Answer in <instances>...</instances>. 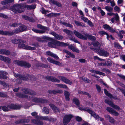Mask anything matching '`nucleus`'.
I'll return each mask as SVG.
<instances>
[{"instance_id": "1", "label": "nucleus", "mask_w": 125, "mask_h": 125, "mask_svg": "<svg viewBox=\"0 0 125 125\" xmlns=\"http://www.w3.org/2000/svg\"><path fill=\"white\" fill-rule=\"evenodd\" d=\"M36 5H26L24 4H18L14 5L10 8L11 10L16 13H21L24 12L25 8H27L28 10L34 9L36 8Z\"/></svg>"}, {"instance_id": "2", "label": "nucleus", "mask_w": 125, "mask_h": 125, "mask_svg": "<svg viewBox=\"0 0 125 125\" xmlns=\"http://www.w3.org/2000/svg\"><path fill=\"white\" fill-rule=\"evenodd\" d=\"M12 43L18 44L19 47L27 50H35L36 48L26 45V41L20 39H15L12 40Z\"/></svg>"}, {"instance_id": "3", "label": "nucleus", "mask_w": 125, "mask_h": 125, "mask_svg": "<svg viewBox=\"0 0 125 125\" xmlns=\"http://www.w3.org/2000/svg\"><path fill=\"white\" fill-rule=\"evenodd\" d=\"M73 33L78 38L82 40H86L88 39L91 41H94L96 39L94 36L89 34H85V36L75 30L73 31Z\"/></svg>"}, {"instance_id": "4", "label": "nucleus", "mask_w": 125, "mask_h": 125, "mask_svg": "<svg viewBox=\"0 0 125 125\" xmlns=\"http://www.w3.org/2000/svg\"><path fill=\"white\" fill-rule=\"evenodd\" d=\"M21 106L19 105L11 104L9 105L8 104L7 106H0V109H2L3 111L8 112L12 110H19L20 109Z\"/></svg>"}, {"instance_id": "5", "label": "nucleus", "mask_w": 125, "mask_h": 125, "mask_svg": "<svg viewBox=\"0 0 125 125\" xmlns=\"http://www.w3.org/2000/svg\"><path fill=\"white\" fill-rule=\"evenodd\" d=\"M42 39L51 41V42H49L48 43V46L51 48H54V46H58V41L53 39L51 37L47 36H42Z\"/></svg>"}, {"instance_id": "6", "label": "nucleus", "mask_w": 125, "mask_h": 125, "mask_svg": "<svg viewBox=\"0 0 125 125\" xmlns=\"http://www.w3.org/2000/svg\"><path fill=\"white\" fill-rule=\"evenodd\" d=\"M20 28H17L12 31V32L8 31H3L0 30V35L6 36H12L14 33L17 34L21 32Z\"/></svg>"}, {"instance_id": "7", "label": "nucleus", "mask_w": 125, "mask_h": 125, "mask_svg": "<svg viewBox=\"0 0 125 125\" xmlns=\"http://www.w3.org/2000/svg\"><path fill=\"white\" fill-rule=\"evenodd\" d=\"M14 63L18 66L26 68H29L31 66V64L25 61H20L19 60H15Z\"/></svg>"}, {"instance_id": "8", "label": "nucleus", "mask_w": 125, "mask_h": 125, "mask_svg": "<svg viewBox=\"0 0 125 125\" xmlns=\"http://www.w3.org/2000/svg\"><path fill=\"white\" fill-rule=\"evenodd\" d=\"M73 116L71 114L66 115L64 116L63 120V123L64 125H67L70 122Z\"/></svg>"}, {"instance_id": "9", "label": "nucleus", "mask_w": 125, "mask_h": 125, "mask_svg": "<svg viewBox=\"0 0 125 125\" xmlns=\"http://www.w3.org/2000/svg\"><path fill=\"white\" fill-rule=\"evenodd\" d=\"M32 101L35 103H47L48 102V100L39 98L35 97L32 98Z\"/></svg>"}, {"instance_id": "10", "label": "nucleus", "mask_w": 125, "mask_h": 125, "mask_svg": "<svg viewBox=\"0 0 125 125\" xmlns=\"http://www.w3.org/2000/svg\"><path fill=\"white\" fill-rule=\"evenodd\" d=\"M96 50L98 52L100 55L104 56L107 57L109 55V53L107 51H105L103 49H101L100 47L96 49Z\"/></svg>"}, {"instance_id": "11", "label": "nucleus", "mask_w": 125, "mask_h": 125, "mask_svg": "<svg viewBox=\"0 0 125 125\" xmlns=\"http://www.w3.org/2000/svg\"><path fill=\"white\" fill-rule=\"evenodd\" d=\"M58 78L64 82L66 84L70 85H71L73 84V82L72 81L67 79L65 77L60 76H59Z\"/></svg>"}, {"instance_id": "12", "label": "nucleus", "mask_w": 125, "mask_h": 125, "mask_svg": "<svg viewBox=\"0 0 125 125\" xmlns=\"http://www.w3.org/2000/svg\"><path fill=\"white\" fill-rule=\"evenodd\" d=\"M45 79L47 80L48 81H51L53 82H56L59 83L60 80L52 76L47 75L45 78Z\"/></svg>"}, {"instance_id": "13", "label": "nucleus", "mask_w": 125, "mask_h": 125, "mask_svg": "<svg viewBox=\"0 0 125 125\" xmlns=\"http://www.w3.org/2000/svg\"><path fill=\"white\" fill-rule=\"evenodd\" d=\"M106 110L110 113L115 116H118L119 115V114L118 113L110 107H107L106 109Z\"/></svg>"}, {"instance_id": "14", "label": "nucleus", "mask_w": 125, "mask_h": 125, "mask_svg": "<svg viewBox=\"0 0 125 125\" xmlns=\"http://www.w3.org/2000/svg\"><path fill=\"white\" fill-rule=\"evenodd\" d=\"M92 113L91 114V115L94 117L96 120L99 121L100 119V121L102 122L104 121V118L101 117H99V115L96 114L93 111Z\"/></svg>"}, {"instance_id": "15", "label": "nucleus", "mask_w": 125, "mask_h": 125, "mask_svg": "<svg viewBox=\"0 0 125 125\" xmlns=\"http://www.w3.org/2000/svg\"><path fill=\"white\" fill-rule=\"evenodd\" d=\"M47 92L49 94H62L63 93V91L61 90L55 89L53 90H48Z\"/></svg>"}, {"instance_id": "16", "label": "nucleus", "mask_w": 125, "mask_h": 125, "mask_svg": "<svg viewBox=\"0 0 125 125\" xmlns=\"http://www.w3.org/2000/svg\"><path fill=\"white\" fill-rule=\"evenodd\" d=\"M49 105L55 113L56 114L60 113V109L59 108H57L54 105L52 104H49Z\"/></svg>"}, {"instance_id": "17", "label": "nucleus", "mask_w": 125, "mask_h": 125, "mask_svg": "<svg viewBox=\"0 0 125 125\" xmlns=\"http://www.w3.org/2000/svg\"><path fill=\"white\" fill-rule=\"evenodd\" d=\"M0 60L3 61L8 63H10L11 62V60L10 58L2 55H0Z\"/></svg>"}, {"instance_id": "18", "label": "nucleus", "mask_w": 125, "mask_h": 125, "mask_svg": "<svg viewBox=\"0 0 125 125\" xmlns=\"http://www.w3.org/2000/svg\"><path fill=\"white\" fill-rule=\"evenodd\" d=\"M22 18L24 20L30 22H34V20L33 18L31 17H29L26 15H23L22 16Z\"/></svg>"}, {"instance_id": "19", "label": "nucleus", "mask_w": 125, "mask_h": 125, "mask_svg": "<svg viewBox=\"0 0 125 125\" xmlns=\"http://www.w3.org/2000/svg\"><path fill=\"white\" fill-rule=\"evenodd\" d=\"M47 60L51 63L54 64L56 65H57L59 66H60L61 65V63L60 62L58 61H55L53 59L50 57H48L47 58Z\"/></svg>"}, {"instance_id": "20", "label": "nucleus", "mask_w": 125, "mask_h": 125, "mask_svg": "<svg viewBox=\"0 0 125 125\" xmlns=\"http://www.w3.org/2000/svg\"><path fill=\"white\" fill-rule=\"evenodd\" d=\"M10 53V52L9 50L2 49H0V54L6 55H9Z\"/></svg>"}, {"instance_id": "21", "label": "nucleus", "mask_w": 125, "mask_h": 125, "mask_svg": "<svg viewBox=\"0 0 125 125\" xmlns=\"http://www.w3.org/2000/svg\"><path fill=\"white\" fill-rule=\"evenodd\" d=\"M17 77H18L19 79L25 81H27L29 79L28 76H26L24 75H21L18 74L16 75Z\"/></svg>"}, {"instance_id": "22", "label": "nucleus", "mask_w": 125, "mask_h": 125, "mask_svg": "<svg viewBox=\"0 0 125 125\" xmlns=\"http://www.w3.org/2000/svg\"><path fill=\"white\" fill-rule=\"evenodd\" d=\"M8 74V73L4 71L0 72V79H6L7 78V76L6 75Z\"/></svg>"}, {"instance_id": "23", "label": "nucleus", "mask_w": 125, "mask_h": 125, "mask_svg": "<svg viewBox=\"0 0 125 125\" xmlns=\"http://www.w3.org/2000/svg\"><path fill=\"white\" fill-rule=\"evenodd\" d=\"M105 117L108 120L109 122L111 124H114L115 123V120L109 115H107L105 116Z\"/></svg>"}, {"instance_id": "24", "label": "nucleus", "mask_w": 125, "mask_h": 125, "mask_svg": "<svg viewBox=\"0 0 125 125\" xmlns=\"http://www.w3.org/2000/svg\"><path fill=\"white\" fill-rule=\"evenodd\" d=\"M64 92L65 100L66 101H69L70 100V98L69 97L70 95V93L68 91L66 90L64 91Z\"/></svg>"}, {"instance_id": "25", "label": "nucleus", "mask_w": 125, "mask_h": 125, "mask_svg": "<svg viewBox=\"0 0 125 125\" xmlns=\"http://www.w3.org/2000/svg\"><path fill=\"white\" fill-rule=\"evenodd\" d=\"M73 103L77 106L79 107L80 105V102L79 100L77 98L74 97L72 99Z\"/></svg>"}, {"instance_id": "26", "label": "nucleus", "mask_w": 125, "mask_h": 125, "mask_svg": "<svg viewBox=\"0 0 125 125\" xmlns=\"http://www.w3.org/2000/svg\"><path fill=\"white\" fill-rule=\"evenodd\" d=\"M16 95L20 98H28V95L22 94L21 93H17L15 94Z\"/></svg>"}, {"instance_id": "27", "label": "nucleus", "mask_w": 125, "mask_h": 125, "mask_svg": "<svg viewBox=\"0 0 125 125\" xmlns=\"http://www.w3.org/2000/svg\"><path fill=\"white\" fill-rule=\"evenodd\" d=\"M116 33L117 34V36L119 37L120 39H122L123 37V36L122 34L124 35L125 34V31L123 30L120 31L119 32H117V33Z\"/></svg>"}, {"instance_id": "28", "label": "nucleus", "mask_w": 125, "mask_h": 125, "mask_svg": "<svg viewBox=\"0 0 125 125\" xmlns=\"http://www.w3.org/2000/svg\"><path fill=\"white\" fill-rule=\"evenodd\" d=\"M50 2L53 5H55L59 7H61L62 6L61 4L57 1L54 0H50Z\"/></svg>"}, {"instance_id": "29", "label": "nucleus", "mask_w": 125, "mask_h": 125, "mask_svg": "<svg viewBox=\"0 0 125 125\" xmlns=\"http://www.w3.org/2000/svg\"><path fill=\"white\" fill-rule=\"evenodd\" d=\"M69 44L68 42L64 43L58 41V46H60L62 47H65L68 46Z\"/></svg>"}, {"instance_id": "30", "label": "nucleus", "mask_w": 125, "mask_h": 125, "mask_svg": "<svg viewBox=\"0 0 125 125\" xmlns=\"http://www.w3.org/2000/svg\"><path fill=\"white\" fill-rule=\"evenodd\" d=\"M37 27L38 28L40 29H42L44 31H45L48 30V28L47 27L43 26L41 24H37Z\"/></svg>"}, {"instance_id": "31", "label": "nucleus", "mask_w": 125, "mask_h": 125, "mask_svg": "<svg viewBox=\"0 0 125 125\" xmlns=\"http://www.w3.org/2000/svg\"><path fill=\"white\" fill-rule=\"evenodd\" d=\"M14 0H5L1 1V4L2 5H6L14 2Z\"/></svg>"}, {"instance_id": "32", "label": "nucleus", "mask_w": 125, "mask_h": 125, "mask_svg": "<svg viewBox=\"0 0 125 125\" xmlns=\"http://www.w3.org/2000/svg\"><path fill=\"white\" fill-rule=\"evenodd\" d=\"M63 51L67 55L69 56L70 57H71L73 58H75V56L73 53H71L70 52L66 50H63Z\"/></svg>"}, {"instance_id": "33", "label": "nucleus", "mask_w": 125, "mask_h": 125, "mask_svg": "<svg viewBox=\"0 0 125 125\" xmlns=\"http://www.w3.org/2000/svg\"><path fill=\"white\" fill-rule=\"evenodd\" d=\"M78 92L79 94H81L87 95L89 98H91V95L87 92L83 91L81 90H79L78 91Z\"/></svg>"}, {"instance_id": "34", "label": "nucleus", "mask_w": 125, "mask_h": 125, "mask_svg": "<svg viewBox=\"0 0 125 125\" xmlns=\"http://www.w3.org/2000/svg\"><path fill=\"white\" fill-rule=\"evenodd\" d=\"M32 30L34 32L36 33L42 34L45 32V31L44 30H39L35 28L32 29Z\"/></svg>"}, {"instance_id": "35", "label": "nucleus", "mask_w": 125, "mask_h": 125, "mask_svg": "<svg viewBox=\"0 0 125 125\" xmlns=\"http://www.w3.org/2000/svg\"><path fill=\"white\" fill-rule=\"evenodd\" d=\"M63 31L65 32L66 34L70 36L72 35L73 33L72 31L65 29H64L63 30Z\"/></svg>"}, {"instance_id": "36", "label": "nucleus", "mask_w": 125, "mask_h": 125, "mask_svg": "<svg viewBox=\"0 0 125 125\" xmlns=\"http://www.w3.org/2000/svg\"><path fill=\"white\" fill-rule=\"evenodd\" d=\"M59 13H51L47 14L46 16L49 18H51L55 16H58L60 14Z\"/></svg>"}, {"instance_id": "37", "label": "nucleus", "mask_w": 125, "mask_h": 125, "mask_svg": "<svg viewBox=\"0 0 125 125\" xmlns=\"http://www.w3.org/2000/svg\"><path fill=\"white\" fill-rule=\"evenodd\" d=\"M82 110L85 111H87L88 113H89L91 115V114L93 111L91 110L87 109V107L83 108Z\"/></svg>"}, {"instance_id": "38", "label": "nucleus", "mask_w": 125, "mask_h": 125, "mask_svg": "<svg viewBox=\"0 0 125 125\" xmlns=\"http://www.w3.org/2000/svg\"><path fill=\"white\" fill-rule=\"evenodd\" d=\"M74 22L76 25L78 26L84 27V25L83 24L82 22H80L75 21Z\"/></svg>"}, {"instance_id": "39", "label": "nucleus", "mask_w": 125, "mask_h": 125, "mask_svg": "<svg viewBox=\"0 0 125 125\" xmlns=\"http://www.w3.org/2000/svg\"><path fill=\"white\" fill-rule=\"evenodd\" d=\"M112 61L111 60L106 61L105 62L106 66L108 67L112 66Z\"/></svg>"}, {"instance_id": "40", "label": "nucleus", "mask_w": 125, "mask_h": 125, "mask_svg": "<svg viewBox=\"0 0 125 125\" xmlns=\"http://www.w3.org/2000/svg\"><path fill=\"white\" fill-rule=\"evenodd\" d=\"M22 90L24 93L29 94L30 89L26 88H24L22 89Z\"/></svg>"}, {"instance_id": "41", "label": "nucleus", "mask_w": 125, "mask_h": 125, "mask_svg": "<svg viewBox=\"0 0 125 125\" xmlns=\"http://www.w3.org/2000/svg\"><path fill=\"white\" fill-rule=\"evenodd\" d=\"M20 29L21 30V32H22L26 30L27 29V27L25 25H21L20 26Z\"/></svg>"}, {"instance_id": "42", "label": "nucleus", "mask_w": 125, "mask_h": 125, "mask_svg": "<svg viewBox=\"0 0 125 125\" xmlns=\"http://www.w3.org/2000/svg\"><path fill=\"white\" fill-rule=\"evenodd\" d=\"M93 45L94 46H96L100 47L101 46V44L97 41H96L94 42L93 44Z\"/></svg>"}, {"instance_id": "43", "label": "nucleus", "mask_w": 125, "mask_h": 125, "mask_svg": "<svg viewBox=\"0 0 125 125\" xmlns=\"http://www.w3.org/2000/svg\"><path fill=\"white\" fill-rule=\"evenodd\" d=\"M62 23L67 27L71 28H72L73 27V26L72 25L65 22H62Z\"/></svg>"}, {"instance_id": "44", "label": "nucleus", "mask_w": 125, "mask_h": 125, "mask_svg": "<svg viewBox=\"0 0 125 125\" xmlns=\"http://www.w3.org/2000/svg\"><path fill=\"white\" fill-rule=\"evenodd\" d=\"M104 93L107 96L110 97V96H111V94L110 93H109L107 90L105 89H104Z\"/></svg>"}, {"instance_id": "45", "label": "nucleus", "mask_w": 125, "mask_h": 125, "mask_svg": "<svg viewBox=\"0 0 125 125\" xmlns=\"http://www.w3.org/2000/svg\"><path fill=\"white\" fill-rule=\"evenodd\" d=\"M104 8L108 11L111 12L113 10V8L110 6H106Z\"/></svg>"}, {"instance_id": "46", "label": "nucleus", "mask_w": 125, "mask_h": 125, "mask_svg": "<svg viewBox=\"0 0 125 125\" xmlns=\"http://www.w3.org/2000/svg\"><path fill=\"white\" fill-rule=\"evenodd\" d=\"M43 112L46 114H48L49 113V109L46 107H44L43 109Z\"/></svg>"}, {"instance_id": "47", "label": "nucleus", "mask_w": 125, "mask_h": 125, "mask_svg": "<svg viewBox=\"0 0 125 125\" xmlns=\"http://www.w3.org/2000/svg\"><path fill=\"white\" fill-rule=\"evenodd\" d=\"M36 94V93L34 91L31 90H30L29 94L35 95Z\"/></svg>"}, {"instance_id": "48", "label": "nucleus", "mask_w": 125, "mask_h": 125, "mask_svg": "<svg viewBox=\"0 0 125 125\" xmlns=\"http://www.w3.org/2000/svg\"><path fill=\"white\" fill-rule=\"evenodd\" d=\"M112 107L117 111H119L120 109V108L119 106L116 105H115L114 104Z\"/></svg>"}, {"instance_id": "49", "label": "nucleus", "mask_w": 125, "mask_h": 125, "mask_svg": "<svg viewBox=\"0 0 125 125\" xmlns=\"http://www.w3.org/2000/svg\"><path fill=\"white\" fill-rule=\"evenodd\" d=\"M55 38L57 40H61L63 39V37L61 35L58 34V36H57Z\"/></svg>"}, {"instance_id": "50", "label": "nucleus", "mask_w": 125, "mask_h": 125, "mask_svg": "<svg viewBox=\"0 0 125 125\" xmlns=\"http://www.w3.org/2000/svg\"><path fill=\"white\" fill-rule=\"evenodd\" d=\"M95 73L97 74H99L104 76L105 75V74L104 73H103L102 72H100L97 71H95Z\"/></svg>"}, {"instance_id": "51", "label": "nucleus", "mask_w": 125, "mask_h": 125, "mask_svg": "<svg viewBox=\"0 0 125 125\" xmlns=\"http://www.w3.org/2000/svg\"><path fill=\"white\" fill-rule=\"evenodd\" d=\"M95 86L97 90V92L100 93L101 91V87L99 85L97 84L95 85Z\"/></svg>"}, {"instance_id": "52", "label": "nucleus", "mask_w": 125, "mask_h": 125, "mask_svg": "<svg viewBox=\"0 0 125 125\" xmlns=\"http://www.w3.org/2000/svg\"><path fill=\"white\" fill-rule=\"evenodd\" d=\"M83 81L86 83H89L91 82L90 80L86 77H84V78H83Z\"/></svg>"}, {"instance_id": "53", "label": "nucleus", "mask_w": 125, "mask_h": 125, "mask_svg": "<svg viewBox=\"0 0 125 125\" xmlns=\"http://www.w3.org/2000/svg\"><path fill=\"white\" fill-rule=\"evenodd\" d=\"M103 27L105 29L108 30L110 26L109 25L105 24L103 25Z\"/></svg>"}, {"instance_id": "54", "label": "nucleus", "mask_w": 125, "mask_h": 125, "mask_svg": "<svg viewBox=\"0 0 125 125\" xmlns=\"http://www.w3.org/2000/svg\"><path fill=\"white\" fill-rule=\"evenodd\" d=\"M108 31H109L110 32L112 33H117V31H116L115 29H113V28H112L110 27Z\"/></svg>"}, {"instance_id": "55", "label": "nucleus", "mask_w": 125, "mask_h": 125, "mask_svg": "<svg viewBox=\"0 0 125 125\" xmlns=\"http://www.w3.org/2000/svg\"><path fill=\"white\" fill-rule=\"evenodd\" d=\"M115 20L116 21H119V18L118 14L116 13L115 15Z\"/></svg>"}, {"instance_id": "56", "label": "nucleus", "mask_w": 125, "mask_h": 125, "mask_svg": "<svg viewBox=\"0 0 125 125\" xmlns=\"http://www.w3.org/2000/svg\"><path fill=\"white\" fill-rule=\"evenodd\" d=\"M0 17L5 19H7L8 18L7 15H6L3 13H0Z\"/></svg>"}, {"instance_id": "57", "label": "nucleus", "mask_w": 125, "mask_h": 125, "mask_svg": "<svg viewBox=\"0 0 125 125\" xmlns=\"http://www.w3.org/2000/svg\"><path fill=\"white\" fill-rule=\"evenodd\" d=\"M75 119L76 121L78 122H81L82 120V118L78 116H77L75 117Z\"/></svg>"}, {"instance_id": "58", "label": "nucleus", "mask_w": 125, "mask_h": 125, "mask_svg": "<svg viewBox=\"0 0 125 125\" xmlns=\"http://www.w3.org/2000/svg\"><path fill=\"white\" fill-rule=\"evenodd\" d=\"M41 119L42 120H44L48 121V118L47 116H41Z\"/></svg>"}, {"instance_id": "59", "label": "nucleus", "mask_w": 125, "mask_h": 125, "mask_svg": "<svg viewBox=\"0 0 125 125\" xmlns=\"http://www.w3.org/2000/svg\"><path fill=\"white\" fill-rule=\"evenodd\" d=\"M114 10L115 11L119 12L120 10V9L117 6H116L114 8Z\"/></svg>"}, {"instance_id": "60", "label": "nucleus", "mask_w": 125, "mask_h": 125, "mask_svg": "<svg viewBox=\"0 0 125 125\" xmlns=\"http://www.w3.org/2000/svg\"><path fill=\"white\" fill-rule=\"evenodd\" d=\"M81 19L83 20L84 22H86L87 21H88L89 20L87 18L83 16H81Z\"/></svg>"}, {"instance_id": "61", "label": "nucleus", "mask_w": 125, "mask_h": 125, "mask_svg": "<svg viewBox=\"0 0 125 125\" xmlns=\"http://www.w3.org/2000/svg\"><path fill=\"white\" fill-rule=\"evenodd\" d=\"M99 33L101 35L103 36L104 35H106L107 32L104 31H99Z\"/></svg>"}, {"instance_id": "62", "label": "nucleus", "mask_w": 125, "mask_h": 125, "mask_svg": "<svg viewBox=\"0 0 125 125\" xmlns=\"http://www.w3.org/2000/svg\"><path fill=\"white\" fill-rule=\"evenodd\" d=\"M7 96V95L5 93L0 92V97H5Z\"/></svg>"}, {"instance_id": "63", "label": "nucleus", "mask_w": 125, "mask_h": 125, "mask_svg": "<svg viewBox=\"0 0 125 125\" xmlns=\"http://www.w3.org/2000/svg\"><path fill=\"white\" fill-rule=\"evenodd\" d=\"M56 120V118L50 117L49 118H48V121L50 122H55Z\"/></svg>"}, {"instance_id": "64", "label": "nucleus", "mask_w": 125, "mask_h": 125, "mask_svg": "<svg viewBox=\"0 0 125 125\" xmlns=\"http://www.w3.org/2000/svg\"><path fill=\"white\" fill-rule=\"evenodd\" d=\"M27 76H28V78H30V80H32L33 79L34 76L33 75H30L29 74H27Z\"/></svg>"}]
</instances>
